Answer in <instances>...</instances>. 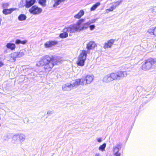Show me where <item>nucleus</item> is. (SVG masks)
<instances>
[{
  "instance_id": "nucleus-1",
  "label": "nucleus",
  "mask_w": 156,
  "mask_h": 156,
  "mask_svg": "<svg viewBox=\"0 0 156 156\" xmlns=\"http://www.w3.org/2000/svg\"><path fill=\"white\" fill-rule=\"evenodd\" d=\"M96 21L95 19H91L82 24V23L85 21V19H81L78 20L76 24L70 25L65 30L70 32H75L86 30L89 27L90 30H93L95 29V26L90 24L95 23Z\"/></svg>"
},
{
  "instance_id": "nucleus-2",
  "label": "nucleus",
  "mask_w": 156,
  "mask_h": 156,
  "mask_svg": "<svg viewBox=\"0 0 156 156\" xmlns=\"http://www.w3.org/2000/svg\"><path fill=\"white\" fill-rule=\"evenodd\" d=\"M56 62L54 58L46 55L42 57L39 61H37L36 66L38 67L44 66V69L49 71L56 63Z\"/></svg>"
},
{
  "instance_id": "nucleus-3",
  "label": "nucleus",
  "mask_w": 156,
  "mask_h": 156,
  "mask_svg": "<svg viewBox=\"0 0 156 156\" xmlns=\"http://www.w3.org/2000/svg\"><path fill=\"white\" fill-rule=\"evenodd\" d=\"M88 53V51H86V50H83L81 51L78 58V60L76 62L78 65L81 66L84 65Z\"/></svg>"
},
{
  "instance_id": "nucleus-4",
  "label": "nucleus",
  "mask_w": 156,
  "mask_h": 156,
  "mask_svg": "<svg viewBox=\"0 0 156 156\" xmlns=\"http://www.w3.org/2000/svg\"><path fill=\"white\" fill-rule=\"evenodd\" d=\"M154 61L152 58H149L144 60L142 63L141 69L144 71H147L152 68Z\"/></svg>"
},
{
  "instance_id": "nucleus-5",
  "label": "nucleus",
  "mask_w": 156,
  "mask_h": 156,
  "mask_svg": "<svg viewBox=\"0 0 156 156\" xmlns=\"http://www.w3.org/2000/svg\"><path fill=\"white\" fill-rule=\"evenodd\" d=\"M94 79V76L93 74L87 75L85 78H81L82 83L84 85L90 84Z\"/></svg>"
},
{
  "instance_id": "nucleus-6",
  "label": "nucleus",
  "mask_w": 156,
  "mask_h": 156,
  "mask_svg": "<svg viewBox=\"0 0 156 156\" xmlns=\"http://www.w3.org/2000/svg\"><path fill=\"white\" fill-rule=\"evenodd\" d=\"M29 11L32 14L37 15L40 14L42 12V9L36 5H34L29 9Z\"/></svg>"
},
{
  "instance_id": "nucleus-7",
  "label": "nucleus",
  "mask_w": 156,
  "mask_h": 156,
  "mask_svg": "<svg viewBox=\"0 0 156 156\" xmlns=\"http://www.w3.org/2000/svg\"><path fill=\"white\" fill-rule=\"evenodd\" d=\"M114 80H115L114 75V73L105 75L102 79L103 82L105 83H108Z\"/></svg>"
},
{
  "instance_id": "nucleus-8",
  "label": "nucleus",
  "mask_w": 156,
  "mask_h": 156,
  "mask_svg": "<svg viewBox=\"0 0 156 156\" xmlns=\"http://www.w3.org/2000/svg\"><path fill=\"white\" fill-rule=\"evenodd\" d=\"M114 75L115 80H120L126 77L127 73L126 71H119L116 73H114Z\"/></svg>"
},
{
  "instance_id": "nucleus-9",
  "label": "nucleus",
  "mask_w": 156,
  "mask_h": 156,
  "mask_svg": "<svg viewBox=\"0 0 156 156\" xmlns=\"http://www.w3.org/2000/svg\"><path fill=\"white\" fill-rule=\"evenodd\" d=\"M122 2V0H119L111 3V6L110 8L106 10V12L108 13L116 9L117 7Z\"/></svg>"
},
{
  "instance_id": "nucleus-10",
  "label": "nucleus",
  "mask_w": 156,
  "mask_h": 156,
  "mask_svg": "<svg viewBox=\"0 0 156 156\" xmlns=\"http://www.w3.org/2000/svg\"><path fill=\"white\" fill-rule=\"evenodd\" d=\"M58 43L56 40L47 41L44 44V46L46 48H50L56 45Z\"/></svg>"
},
{
  "instance_id": "nucleus-11",
  "label": "nucleus",
  "mask_w": 156,
  "mask_h": 156,
  "mask_svg": "<svg viewBox=\"0 0 156 156\" xmlns=\"http://www.w3.org/2000/svg\"><path fill=\"white\" fill-rule=\"evenodd\" d=\"M97 46L96 44L93 41H90L87 44L86 48L87 49L88 53H89V50L94 49Z\"/></svg>"
},
{
  "instance_id": "nucleus-12",
  "label": "nucleus",
  "mask_w": 156,
  "mask_h": 156,
  "mask_svg": "<svg viewBox=\"0 0 156 156\" xmlns=\"http://www.w3.org/2000/svg\"><path fill=\"white\" fill-rule=\"evenodd\" d=\"M147 33L151 36L153 35L156 37V27L149 28L147 30Z\"/></svg>"
},
{
  "instance_id": "nucleus-13",
  "label": "nucleus",
  "mask_w": 156,
  "mask_h": 156,
  "mask_svg": "<svg viewBox=\"0 0 156 156\" xmlns=\"http://www.w3.org/2000/svg\"><path fill=\"white\" fill-rule=\"evenodd\" d=\"M71 83L72 86V87L73 89L76 88L80 84L83 85V84L82 83L81 78L75 80Z\"/></svg>"
},
{
  "instance_id": "nucleus-14",
  "label": "nucleus",
  "mask_w": 156,
  "mask_h": 156,
  "mask_svg": "<svg viewBox=\"0 0 156 156\" xmlns=\"http://www.w3.org/2000/svg\"><path fill=\"white\" fill-rule=\"evenodd\" d=\"M115 41V40L111 39L107 41V42L105 43L104 46L105 49L111 48L113 44Z\"/></svg>"
},
{
  "instance_id": "nucleus-15",
  "label": "nucleus",
  "mask_w": 156,
  "mask_h": 156,
  "mask_svg": "<svg viewBox=\"0 0 156 156\" xmlns=\"http://www.w3.org/2000/svg\"><path fill=\"white\" fill-rule=\"evenodd\" d=\"M25 3V6L26 8H29L33 5L35 2V0H23Z\"/></svg>"
},
{
  "instance_id": "nucleus-16",
  "label": "nucleus",
  "mask_w": 156,
  "mask_h": 156,
  "mask_svg": "<svg viewBox=\"0 0 156 156\" xmlns=\"http://www.w3.org/2000/svg\"><path fill=\"white\" fill-rule=\"evenodd\" d=\"M62 89L64 91H70L73 89L71 83H67L62 86Z\"/></svg>"
},
{
  "instance_id": "nucleus-17",
  "label": "nucleus",
  "mask_w": 156,
  "mask_h": 156,
  "mask_svg": "<svg viewBox=\"0 0 156 156\" xmlns=\"http://www.w3.org/2000/svg\"><path fill=\"white\" fill-rule=\"evenodd\" d=\"M16 137H19L21 142H22L24 140L26 137L23 134H16L13 136V138H16Z\"/></svg>"
},
{
  "instance_id": "nucleus-18",
  "label": "nucleus",
  "mask_w": 156,
  "mask_h": 156,
  "mask_svg": "<svg viewBox=\"0 0 156 156\" xmlns=\"http://www.w3.org/2000/svg\"><path fill=\"white\" fill-rule=\"evenodd\" d=\"M16 9L14 8L9 9H4L2 11V13L5 15L10 14L13 11H14Z\"/></svg>"
},
{
  "instance_id": "nucleus-19",
  "label": "nucleus",
  "mask_w": 156,
  "mask_h": 156,
  "mask_svg": "<svg viewBox=\"0 0 156 156\" xmlns=\"http://www.w3.org/2000/svg\"><path fill=\"white\" fill-rule=\"evenodd\" d=\"M85 12L83 10H81L77 14L74 16V18L76 19H79L84 15Z\"/></svg>"
},
{
  "instance_id": "nucleus-20",
  "label": "nucleus",
  "mask_w": 156,
  "mask_h": 156,
  "mask_svg": "<svg viewBox=\"0 0 156 156\" xmlns=\"http://www.w3.org/2000/svg\"><path fill=\"white\" fill-rule=\"evenodd\" d=\"M6 46L7 48L11 50H14L16 47L15 44L11 43H7Z\"/></svg>"
},
{
  "instance_id": "nucleus-21",
  "label": "nucleus",
  "mask_w": 156,
  "mask_h": 156,
  "mask_svg": "<svg viewBox=\"0 0 156 156\" xmlns=\"http://www.w3.org/2000/svg\"><path fill=\"white\" fill-rule=\"evenodd\" d=\"M65 1V0H53L52 3L53 4V6L55 7L60 4L62 2Z\"/></svg>"
},
{
  "instance_id": "nucleus-22",
  "label": "nucleus",
  "mask_w": 156,
  "mask_h": 156,
  "mask_svg": "<svg viewBox=\"0 0 156 156\" xmlns=\"http://www.w3.org/2000/svg\"><path fill=\"white\" fill-rule=\"evenodd\" d=\"M11 57L13 60L14 62H15L16 58H19L17 52H15L11 53Z\"/></svg>"
},
{
  "instance_id": "nucleus-23",
  "label": "nucleus",
  "mask_w": 156,
  "mask_h": 156,
  "mask_svg": "<svg viewBox=\"0 0 156 156\" xmlns=\"http://www.w3.org/2000/svg\"><path fill=\"white\" fill-rule=\"evenodd\" d=\"M70 26H69V27ZM68 27H67L65 28L64 29V32L62 33L61 34H60L59 37H61V38H66V37H67L68 36V33L66 32H67V31H65V29H66V28H67ZM68 32L71 33L70 32H68Z\"/></svg>"
},
{
  "instance_id": "nucleus-24",
  "label": "nucleus",
  "mask_w": 156,
  "mask_h": 156,
  "mask_svg": "<svg viewBox=\"0 0 156 156\" xmlns=\"http://www.w3.org/2000/svg\"><path fill=\"white\" fill-rule=\"evenodd\" d=\"M27 18V16L24 14H21L18 17V19L20 21L25 20Z\"/></svg>"
},
{
  "instance_id": "nucleus-25",
  "label": "nucleus",
  "mask_w": 156,
  "mask_h": 156,
  "mask_svg": "<svg viewBox=\"0 0 156 156\" xmlns=\"http://www.w3.org/2000/svg\"><path fill=\"white\" fill-rule=\"evenodd\" d=\"M25 50H21L20 52H17L19 58L23 57L25 54Z\"/></svg>"
},
{
  "instance_id": "nucleus-26",
  "label": "nucleus",
  "mask_w": 156,
  "mask_h": 156,
  "mask_svg": "<svg viewBox=\"0 0 156 156\" xmlns=\"http://www.w3.org/2000/svg\"><path fill=\"white\" fill-rule=\"evenodd\" d=\"M100 5V3L98 2L96 3L92 7L90 8V10L91 11L95 10L97 7Z\"/></svg>"
},
{
  "instance_id": "nucleus-27",
  "label": "nucleus",
  "mask_w": 156,
  "mask_h": 156,
  "mask_svg": "<svg viewBox=\"0 0 156 156\" xmlns=\"http://www.w3.org/2000/svg\"><path fill=\"white\" fill-rule=\"evenodd\" d=\"M106 144L105 143H104L102 145H100L99 147V150L102 151H103L105 150V148L106 147Z\"/></svg>"
},
{
  "instance_id": "nucleus-28",
  "label": "nucleus",
  "mask_w": 156,
  "mask_h": 156,
  "mask_svg": "<svg viewBox=\"0 0 156 156\" xmlns=\"http://www.w3.org/2000/svg\"><path fill=\"white\" fill-rule=\"evenodd\" d=\"M27 42L26 40L21 41L19 40H17L15 41V43L17 44H25Z\"/></svg>"
},
{
  "instance_id": "nucleus-29",
  "label": "nucleus",
  "mask_w": 156,
  "mask_h": 156,
  "mask_svg": "<svg viewBox=\"0 0 156 156\" xmlns=\"http://www.w3.org/2000/svg\"><path fill=\"white\" fill-rule=\"evenodd\" d=\"M46 0H38V3L41 5L45 6L46 5Z\"/></svg>"
},
{
  "instance_id": "nucleus-30",
  "label": "nucleus",
  "mask_w": 156,
  "mask_h": 156,
  "mask_svg": "<svg viewBox=\"0 0 156 156\" xmlns=\"http://www.w3.org/2000/svg\"><path fill=\"white\" fill-rule=\"evenodd\" d=\"M122 144L121 143H118L116 146H115V147L119 149V150H120L121 147H122Z\"/></svg>"
},
{
  "instance_id": "nucleus-31",
  "label": "nucleus",
  "mask_w": 156,
  "mask_h": 156,
  "mask_svg": "<svg viewBox=\"0 0 156 156\" xmlns=\"http://www.w3.org/2000/svg\"><path fill=\"white\" fill-rule=\"evenodd\" d=\"M9 5V4L8 3H3L2 5V7L4 9L7 8Z\"/></svg>"
},
{
  "instance_id": "nucleus-32",
  "label": "nucleus",
  "mask_w": 156,
  "mask_h": 156,
  "mask_svg": "<svg viewBox=\"0 0 156 156\" xmlns=\"http://www.w3.org/2000/svg\"><path fill=\"white\" fill-rule=\"evenodd\" d=\"M120 150L116 148L115 147H113V151L114 153H119V151Z\"/></svg>"
},
{
  "instance_id": "nucleus-33",
  "label": "nucleus",
  "mask_w": 156,
  "mask_h": 156,
  "mask_svg": "<svg viewBox=\"0 0 156 156\" xmlns=\"http://www.w3.org/2000/svg\"><path fill=\"white\" fill-rule=\"evenodd\" d=\"M54 113V111L53 110H49L47 112V114L48 115H51Z\"/></svg>"
},
{
  "instance_id": "nucleus-34",
  "label": "nucleus",
  "mask_w": 156,
  "mask_h": 156,
  "mask_svg": "<svg viewBox=\"0 0 156 156\" xmlns=\"http://www.w3.org/2000/svg\"><path fill=\"white\" fill-rule=\"evenodd\" d=\"M4 140L6 141H8L9 140L8 136L6 135L4 136Z\"/></svg>"
},
{
  "instance_id": "nucleus-35",
  "label": "nucleus",
  "mask_w": 156,
  "mask_h": 156,
  "mask_svg": "<svg viewBox=\"0 0 156 156\" xmlns=\"http://www.w3.org/2000/svg\"><path fill=\"white\" fill-rule=\"evenodd\" d=\"M98 142L99 143L101 142L102 141V139L101 138H99L97 139Z\"/></svg>"
},
{
  "instance_id": "nucleus-36",
  "label": "nucleus",
  "mask_w": 156,
  "mask_h": 156,
  "mask_svg": "<svg viewBox=\"0 0 156 156\" xmlns=\"http://www.w3.org/2000/svg\"><path fill=\"white\" fill-rule=\"evenodd\" d=\"M114 155L115 156H120L121 154L120 153H114Z\"/></svg>"
},
{
  "instance_id": "nucleus-37",
  "label": "nucleus",
  "mask_w": 156,
  "mask_h": 156,
  "mask_svg": "<svg viewBox=\"0 0 156 156\" xmlns=\"http://www.w3.org/2000/svg\"><path fill=\"white\" fill-rule=\"evenodd\" d=\"M3 65V63L0 62V67Z\"/></svg>"
},
{
  "instance_id": "nucleus-38",
  "label": "nucleus",
  "mask_w": 156,
  "mask_h": 156,
  "mask_svg": "<svg viewBox=\"0 0 156 156\" xmlns=\"http://www.w3.org/2000/svg\"><path fill=\"white\" fill-rule=\"evenodd\" d=\"M95 156H100V154L99 153H96Z\"/></svg>"
},
{
  "instance_id": "nucleus-39",
  "label": "nucleus",
  "mask_w": 156,
  "mask_h": 156,
  "mask_svg": "<svg viewBox=\"0 0 156 156\" xmlns=\"http://www.w3.org/2000/svg\"><path fill=\"white\" fill-rule=\"evenodd\" d=\"M1 21H2V19L0 18V25L1 24Z\"/></svg>"
},
{
  "instance_id": "nucleus-40",
  "label": "nucleus",
  "mask_w": 156,
  "mask_h": 156,
  "mask_svg": "<svg viewBox=\"0 0 156 156\" xmlns=\"http://www.w3.org/2000/svg\"><path fill=\"white\" fill-rule=\"evenodd\" d=\"M1 126V124H0V127Z\"/></svg>"
},
{
  "instance_id": "nucleus-41",
  "label": "nucleus",
  "mask_w": 156,
  "mask_h": 156,
  "mask_svg": "<svg viewBox=\"0 0 156 156\" xmlns=\"http://www.w3.org/2000/svg\"><path fill=\"white\" fill-rule=\"evenodd\" d=\"M155 48H156V45L155 46Z\"/></svg>"
}]
</instances>
